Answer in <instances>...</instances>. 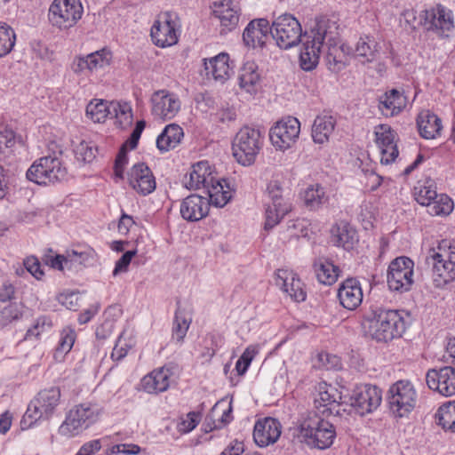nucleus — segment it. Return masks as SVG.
Returning a JSON list of instances; mask_svg holds the SVG:
<instances>
[{
	"label": "nucleus",
	"instance_id": "338daca9",
	"mask_svg": "<svg viewBox=\"0 0 455 455\" xmlns=\"http://www.w3.org/2000/svg\"><path fill=\"white\" fill-rule=\"evenodd\" d=\"M318 360L321 362L322 365L324 366L326 369L338 368L340 366L339 357L328 353L319 354Z\"/></svg>",
	"mask_w": 455,
	"mask_h": 455
},
{
	"label": "nucleus",
	"instance_id": "f704fd0d",
	"mask_svg": "<svg viewBox=\"0 0 455 455\" xmlns=\"http://www.w3.org/2000/svg\"><path fill=\"white\" fill-rule=\"evenodd\" d=\"M419 134L427 140L435 139L441 132V119L429 111L421 112L417 119Z\"/></svg>",
	"mask_w": 455,
	"mask_h": 455
},
{
	"label": "nucleus",
	"instance_id": "4c0bfd02",
	"mask_svg": "<svg viewBox=\"0 0 455 455\" xmlns=\"http://www.w3.org/2000/svg\"><path fill=\"white\" fill-rule=\"evenodd\" d=\"M183 137L182 128L175 124H168L156 139V147L162 152H167L180 142Z\"/></svg>",
	"mask_w": 455,
	"mask_h": 455
},
{
	"label": "nucleus",
	"instance_id": "774afa93",
	"mask_svg": "<svg viewBox=\"0 0 455 455\" xmlns=\"http://www.w3.org/2000/svg\"><path fill=\"white\" fill-rule=\"evenodd\" d=\"M244 444L237 440L232 442L220 455H244Z\"/></svg>",
	"mask_w": 455,
	"mask_h": 455
},
{
	"label": "nucleus",
	"instance_id": "c03bdc74",
	"mask_svg": "<svg viewBox=\"0 0 455 455\" xmlns=\"http://www.w3.org/2000/svg\"><path fill=\"white\" fill-rule=\"evenodd\" d=\"M110 117L116 119V124L121 129H125L132 124V108L128 103L110 102Z\"/></svg>",
	"mask_w": 455,
	"mask_h": 455
},
{
	"label": "nucleus",
	"instance_id": "f3484780",
	"mask_svg": "<svg viewBox=\"0 0 455 455\" xmlns=\"http://www.w3.org/2000/svg\"><path fill=\"white\" fill-rule=\"evenodd\" d=\"M381 390L376 386L357 387L349 398L350 405L356 413L363 416L376 410L381 403Z\"/></svg>",
	"mask_w": 455,
	"mask_h": 455
},
{
	"label": "nucleus",
	"instance_id": "aec40b11",
	"mask_svg": "<svg viewBox=\"0 0 455 455\" xmlns=\"http://www.w3.org/2000/svg\"><path fill=\"white\" fill-rule=\"evenodd\" d=\"M152 114L162 120L172 119L180 109L179 98L166 90L155 92L151 96Z\"/></svg>",
	"mask_w": 455,
	"mask_h": 455
},
{
	"label": "nucleus",
	"instance_id": "bf43d9fd",
	"mask_svg": "<svg viewBox=\"0 0 455 455\" xmlns=\"http://www.w3.org/2000/svg\"><path fill=\"white\" fill-rule=\"evenodd\" d=\"M127 163V148H125V145H123L117 154L115 162V173L116 177L123 179L124 169Z\"/></svg>",
	"mask_w": 455,
	"mask_h": 455
},
{
	"label": "nucleus",
	"instance_id": "58836bf2",
	"mask_svg": "<svg viewBox=\"0 0 455 455\" xmlns=\"http://www.w3.org/2000/svg\"><path fill=\"white\" fill-rule=\"evenodd\" d=\"M239 85L249 93L256 92V87L259 82V74L258 73V66L252 62L248 61L243 64L240 68Z\"/></svg>",
	"mask_w": 455,
	"mask_h": 455
},
{
	"label": "nucleus",
	"instance_id": "bb28decb",
	"mask_svg": "<svg viewBox=\"0 0 455 455\" xmlns=\"http://www.w3.org/2000/svg\"><path fill=\"white\" fill-rule=\"evenodd\" d=\"M341 399L338 390L326 384L320 385L318 397L315 399V408L323 415H337L339 413V402Z\"/></svg>",
	"mask_w": 455,
	"mask_h": 455
},
{
	"label": "nucleus",
	"instance_id": "e433bc0d",
	"mask_svg": "<svg viewBox=\"0 0 455 455\" xmlns=\"http://www.w3.org/2000/svg\"><path fill=\"white\" fill-rule=\"evenodd\" d=\"M211 172L208 162L202 161L192 166L189 180L185 181L188 189H199L201 186L208 188L211 182Z\"/></svg>",
	"mask_w": 455,
	"mask_h": 455
},
{
	"label": "nucleus",
	"instance_id": "7c9ffc66",
	"mask_svg": "<svg viewBox=\"0 0 455 455\" xmlns=\"http://www.w3.org/2000/svg\"><path fill=\"white\" fill-rule=\"evenodd\" d=\"M275 275V283L277 286L288 293L295 301L305 300L306 292L302 289L301 282L299 279H295L292 273L288 270L278 269Z\"/></svg>",
	"mask_w": 455,
	"mask_h": 455
},
{
	"label": "nucleus",
	"instance_id": "ddd939ff",
	"mask_svg": "<svg viewBox=\"0 0 455 455\" xmlns=\"http://www.w3.org/2000/svg\"><path fill=\"white\" fill-rule=\"evenodd\" d=\"M267 192L270 199L266 208L264 228L269 230L276 226L281 220L291 211V203L283 196L282 187L278 180L268 183Z\"/></svg>",
	"mask_w": 455,
	"mask_h": 455
},
{
	"label": "nucleus",
	"instance_id": "5fc2aeb1",
	"mask_svg": "<svg viewBox=\"0 0 455 455\" xmlns=\"http://www.w3.org/2000/svg\"><path fill=\"white\" fill-rule=\"evenodd\" d=\"M76 331L73 328L67 326L60 332V339L57 347V351L60 353H68L76 340Z\"/></svg>",
	"mask_w": 455,
	"mask_h": 455
},
{
	"label": "nucleus",
	"instance_id": "7ed1b4c3",
	"mask_svg": "<svg viewBox=\"0 0 455 455\" xmlns=\"http://www.w3.org/2000/svg\"><path fill=\"white\" fill-rule=\"evenodd\" d=\"M438 250H430L426 262L432 266V278L435 287L441 288L455 279V246H448V243L443 241Z\"/></svg>",
	"mask_w": 455,
	"mask_h": 455
},
{
	"label": "nucleus",
	"instance_id": "cd10ccee",
	"mask_svg": "<svg viewBox=\"0 0 455 455\" xmlns=\"http://www.w3.org/2000/svg\"><path fill=\"white\" fill-rule=\"evenodd\" d=\"M331 242L335 246L350 251L358 242L357 232L348 222L341 220L332 226Z\"/></svg>",
	"mask_w": 455,
	"mask_h": 455
},
{
	"label": "nucleus",
	"instance_id": "13d9d810",
	"mask_svg": "<svg viewBox=\"0 0 455 455\" xmlns=\"http://www.w3.org/2000/svg\"><path fill=\"white\" fill-rule=\"evenodd\" d=\"M201 420V414L196 411L188 412L185 418H182L178 424V430L180 433H188L192 431Z\"/></svg>",
	"mask_w": 455,
	"mask_h": 455
},
{
	"label": "nucleus",
	"instance_id": "09e8293b",
	"mask_svg": "<svg viewBox=\"0 0 455 455\" xmlns=\"http://www.w3.org/2000/svg\"><path fill=\"white\" fill-rule=\"evenodd\" d=\"M16 36L7 24L0 22V57L7 55L15 44Z\"/></svg>",
	"mask_w": 455,
	"mask_h": 455
},
{
	"label": "nucleus",
	"instance_id": "49530a36",
	"mask_svg": "<svg viewBox=\"0 0 455 455\" xmlns=\"http://www.w3.org/2000/svg\"><path fill=\"white\" fill-rule=\"evenodd\" d=\"M86 58L87 62H85V65H87V69L94 71L108 66L110 64L112 55L108 50L101 49L86 55Z\"/></svg>",
	"mask_w": 455,
	"mask_h": 455
},
{
	"label": "nucleus",
	"instance_id": "b1692460",
	"mask_svg": "<svg viewBox=\"0 0 455 455\" xmlns=\"http://www.w3.org/2000/svg\"><path fill=\"white\" fill-rule=\"evenodd\" d=\"M271 26L267 19H256L250 21L243 30V40L246 46L263 47L270 36Z\"/></svg>",
	"mask_w": 455,
	"mask_h": 455
},
{
	"label": "nucleus",
	"instance_id": "9b49d317",
	"mask_svg": "<svg viewBox=\"0 0 455 455\" xmlns=\"http://www.w3.org/2000/svg\"><path fill=\"white\" fill-rule=\"evenodd\" d=\"M100 409L97 405L91 403L76 405L69 411L59 432L66 436L76 435L93 424L98 419Z\"/></svg>",
	"mask_w": 455,
	"mask_h": 455
},
{
	"label": "nucleus",
	"instance_id": "69168bd1",
	"mask_svg": "<svg viewBox=\"0 0 455 455\" xmlns=\"http://www.w3.org/2000/svg\"><path fill=\"white\" fill-rule=\"evenodd\" d=\"M66 253L70 268L76 265H82L88 259V254L84 251L72 250L67 251Z\"/></svg>",
	"mask_w": 455,
	"mask_h": 455
},
{
	"label": "nucleus",
	"instance_id": "6ab92c4d",
	"mask_svg": "<svg viewBox=\"0 0 455 455\" xmlns=\"http://www.w3.org/2000/svg\"><path fill=\"white\" fill-rule=\"evenodd\" d=\"M427 387L443 396L455 395V368L444 366L429 369L426 374Z\"/></svg>",
	"mask_w": 455,
	"mask_h": 455
},
{
	"label": "nucleus",
	"instance_id": "864d4df0",
	"mask_svg": "<svg viewBox=\"0 0 455 455\" xmlns=\"http://www.w3.org/2000/svg\"><path fill=\"white\" fill-rule=\"evenodd\" d=\"M52 323L46 315L39 316L36 319L33 325L27 331L25 339H37L41 333L51 330Z\"/></svg>",
	"mask_w": 455,
	"mask_h": 455
},
{
	"label": "nucleus",
	"instance_id": "0e129e2a",
	"mask_svg": "<svg viewBox=\"0 0 455 455\" xmlns=\"http://www.w3.org/2000/svg\"><path fill=\"white\" fill-rule=\"evenodd\" d=\"M140 451V446L132 443H120L116 444L111 448V452L113 454H125V455H132V454H138Z\"/></svg>",
	"mask_w": 455,
	"mask_h": 455
},
{
	"label": "nucleus",
	"instance_id": "ea45409f",
	"mask_svg": "<svg viewBox=\"0 0 455 455\" xmlns=\"http://www.w3.org/2000/svg\"><path fill=\"white\" fill-rule=\"evenodd\" d=\"M335 120L332 116H317L312 127V138L315 143L323 144L328 141L334 131Z\"/></svg>",
	"mask_w": 455,
	"mask_h": 455
},
{
	"label": "nucleus",
	"instance_id": "6e6552de",
	"mask_svg": "<svg viewBox=\"0 0 455 455\" xmlns=\"http://www.w3.org/2000/svg\"><path fill=\"white\" fill-rule=\"evenodd\" d=\"M270 36L279 48L288 50L298 45L304 34L299 20L290 13H283L272 21Z\"/></svg>",
	"mask_w": 455,
	"mask_h": 455
},
{
	"label": "nucleus",
	"instance_id": "0eeeda50",
	"mask_svg": "<svg viewBox=\"0 0 455 455\" xmlns=\"http://www.w3.org/2000/svg\"><path fill=\"white\" fill-rule=\"evenodd\" d=\"M324 17L315 20V24L308 31H306L301 39L302 46L299 52V65L305 71L315 69L320 60L322 47L323 46V37L322 25Z\"/></svg>",
	"mask_w": 455,
	"mask_h": 455
},
{
	"label": "nucleus",
	"instance_id": "c9c22d12",
	"mask_svg": "<svg viewBox=\"0 0 455 455\" xmlns=\"http://www.w3.org/2000/svg\"><path fill=\"white\" fill-rule=\"evenodd\" d=\"M211 187L208 186L209 204L216 207H224L231 199L230 188L226 180H214L211 178Z\"/></svg>",
	"mask_w": 455,
	"mask_h": 455
},
{
	"label": "nucleus",
	"instance_id": "2f4dec72",
	"mask_svg": "<svg viewBox=\"0 0 455 455\" xmlns=\"http://www.w3.org/2000/svg\"><path fill=\"white\" fill-rule=\"evenodd\" d=\"M229 56L220 53L205 62L207 76H211L215 81L223 84L230 76L232 68L229 66Z\"/></svg>",
	"mask_w": 455,
	"mask_h": 455
},
{
	"label": "nucleus",
	"instance_id": "e2e57ef3",
	"mask_svg": "<svg viewBox=\"0 0 455 455\" xmlns=\"http://www.w3.org/2000/svg\"><path fill=\"white\" fill-rule=\"evenodd\" d=\"M24 266L27 268V270L36 279H40L43 276L44 272L41 269L40 262L38 261V259L36 258H35V257L27 258L24 260Z\"/></svg>",
	"mask_w": 455,
	"mask_h": 455
},
{
	"label": "nucleus",
	"instance_id": "423d86ee",
	"mask_svg": "<svg viewBox=\"0 0 455 455\" xmlns=\"http://www.w3.org/2000/svg\"><path fill=\"white\" fill-rule=\"evenodd\" d=\"M263 145L260 131L250 126H243L236 133L233 141V155L236 161L246 166L254 163Z\"/></svg>",
	"mask_w": 455,
	"mask_h": 455
},
{
	"label": "nucleus",
	"instance_id": "473e14b6",
	"mask_svg": "<svg viewBox=\"0 0 455 455\" xmlns=\"http://www.w3.org/2000/svg\"><path fill=\"white\" fill-rule=\"evenodd\" d=\"M406 106V98L398 90L392 89L379 98V108L386 116H393Z\"/></svg>",
	"mask_w": 455,
	"mask_h": 455
},
{
	"label": "nucleus",
	"instance_id": "f257e3e1",
	"mask_svg": "<svg viewBox=\"0 0 455 455\" xmlns=\"http://www.w3.org/2000/svg\"><path fill=\"white\" fill-rule=\"evenodd\" d=\"M292 434L300 443L311 449L330 448L336 438V428L316 412H307L298 419Z\"/></svg>",
	"mask_w": 455,
	"mask_h": 455
},
{
	"label": "nucleus",
	"instance_id": "2eb2a0df",
	"mask_svg": "<svg viewBox=\"0 0 455 455\" xmlns=\"http://www.w3.org/2000/svg\"><path fill=\"white\" fill-rule=\"evenodd\" d=\"M299 132V121L295 117L288 116L277 122L270 129L269 138L274 147L283 151L290 148L297 141Z\"/></svg>",
	"mask_w": 455,
	"mask_h": 455
},
{
	"label": "nucleus",
	"instance_id": "79ce46f5",
	"mask_svg": "<svg viewBox=\"0 0 455 455\" xmlns=\"http://www.w3.org/2000/svg\"><path fill=\"white\" fill-rule=\"evenodd\" d=\"M435 418L437 424L443 429L455 432V401L448 402L439 407Z\"/></svg>",
	"mask_w": 455,
	"mask_h": 455
},
{
	"label": "nucleus",
	"instance_id": "a211bd4d",
	"mask_svg": "<svg viewBox=\"0 0 455 455\" xmlns=\"http://www.w3.org/2000/svg\"><path fill=\"white\" fill-rule=\"evenodd\" d=\"M150 35L154 44L164 48L174 45L178 42V29L170 12L160 14L155 20Z\"/></svg>",
	"mask_w": 455,
	"mask_h": 455
},
{
	"label": "nucleus",
	"instance_id": "a19ab883",
	"mask_svg": "<svg viewBox=\"0 0 455 455\" xmlns=\"http://www.w3.org/2000/svg\"><path fill=\"white\" fill-rule=\"evenodd\" d=\"M304 202L306 206L310 210H318L324 205L329 197L325 193L324 188L319 184L311 185L307 188L304 192Z\"/></svg>",
	"mask_w": 455,
	"mask_h": 455
},
{
	"label": "nucleus",
	"instance_id": "dca6fc26",
	"mask_svg": "<svg viewBox=\"0 0 455 455\" xmlns=\"http://www.w3.org/2000/svg\"><path fill=\"white\" fill-rule=\"evenodd\" d=\"M420 24L428 31L447 36L453 27V17L450 10L442 4L427 9L420 14Z\"/></svg>",
	"mask_w": 455,
	"mask_h": 455
},
{
	"label": "nucleus",
	"instance_id": "39448f33",
	"mask_svg": "<svg viewBox=\"0 0 455 455\" xmlns=\"http://www.w3.org/2000/svg\"><path fill=\"white\" fill-rule=\"evenodd\" d=\"M60 400V390L59 387H51L40 391L29 403L21 419V425L30 427L37 420L50 419L58 407Z\"/></svg>",
	"mask_w": 455,
	"mask_h": 455
},
{
	"label": "nucleus",
	"instance_id": "20e7f679",
	"mask_svg": "<svg viewBox=\"0 0 455 455\" xmlns=\"http://www.w3.org/2000/svg\"><path fill=\"white\" fill-rule=\"evenodd\" d=\"M322 28L323 45L327 47V67L331 72L339 73L347 65L349 47L340 44L339 25L335 20L324 17Z\"/></svg>",
	"mask_w": 455,
	"mask_h": 455
},
{
	"label": "nucleus",
	"instance_id": "6e6d98bb",
	"mask_svg": "<svg viewBox=\"0 0 455 455\" xmlns=\"http://www.w3.org/2000/svg\"><path fill=\"white\" fill-rule=\"evenodd\" d=\"M97 148L87 142H80L74 149L76 157L78 161L91 163L96 156Z\"/></svg>",
	"mask_w": 455,
	"mask_h": 455
},
{
	"label": "nucleus",
	"instance_id": "de8ad7c7",
	"mask_svg": "<svg viewBox=\"0 0 455 455\" xmlns=\"http://www.w3.org/2000/svg\"><path fill=\"white\" fill-rule=\"evenodd\" d=\"M22 306L20 304L12 303L4 307L0 311V328H5L19 321L22 317Z\"/></svg>",
	"mask_w": 455,
	"mask_h": 455
},
{
	"label": "nucleus",
	"instance_id": "412c9836",
	"mask_svg": "<svg viewBox=\"0 0 455 455\" xmlns=\"http://www.w3.org/2000/svg\"><path fill=\"white\" fill-rule=\"evenodd\" d=\"M374 135L380 152V163L382 164L393 163L398 156L395 131L388 124H379L375 127Z\"/></svg>",
	"mask_w": 455,
	"mask_h": 455
},
{
	"label": "nucleus",
	"instance_id": "5701e85b",
	"mask_svg": "<svg viewBox=\"0 0 455 455\" xmlns=\"http://www.w3.org/2000/svg\"><path fill=\"white\" fill-rule=\"evenodd\" d=\"M282 426L273 418L258 420L254 426L253 439L259 447H267L275 443L281 435Z\"/></svg>",
	"mask_w": 455,
	"mask_h": 455
},
{
	"label": "nucleus",
	"instance_id": "a18cd8bd",
	"mask_svg": "<svg viewBox=\"0 0 455 455\" xmlns=\"http://www.w3.org/2000/svg\"><path fill=\"white\" fill-rule=\"evenodd\" d=\"M191 318L188 317L184 310L179 307L175 313L172 327V338L175 339L177 342H181L183 340L189 328Z\"/></svg>",
	"mask_w": 455,
	"mask_h": 455
},
{
	"label": "nucleus",
	"instance_id": "393cba45",
	"mask_svg": "<svg viewBox=\"0 0 455 455\" xmlns=\"http://www.w3.org/2000/svg\"><path fill=\"white\" fill-rule=\"evenodd\" d=\"M210 204L208 198L190 195L180 204L181 217L188 221H198L208 215Z\"/></svg>",
	"mask_w": 455,
	"mask_h": 455
},
{
	"label": "nucleus",
	"instance_id": "603ef678",
	"mask_svg": "<svg viewBox=\"0 0 455 455\" xmlns=\"http://www.w3.org/2000/svg\"><path fill=\"white\" fill-rule=\"evenodd\" d=\"M438 196L432 183L427 182L425 185L415 188V199L421 205L427 206L437 199Z\"/></svg>",
	"mask_w": 455,
	"mask_h": 455
},
{
	"label": "nucleus",
	"instance_id": "72a5a7b5",
	"mask_svg": "<svg viewBox=\"0 0 455 455\" xmlns=\"http://www.w3.org/2000/svg\"><path fill=\"white\" fill-rule=\"evenodd\" d=\"M313 269L319 283L333 284L339 277V268L326 258H318L313 263Z\"/></svg>",
	"mask_w": 455,
	"mask_h": 455
},
{
	"label": "nucleus",
	"instance_id": "052dcab7",
	"mask_svg": "<svg viewBox=\"0 0 455 455\" xmlns=\"http://www.w3.org/2000/svg\"><path fill=\"white\" fill-rule=\"evenodd\" d=\"M136 254V251H127L116 261L113 270V275H117L119 273L126 272L132 261V257Z\"/></svg>",
	"mask_w": 455,
	"mask_h": 455
},
{
	"label": "nucleus",
	"instance_id": "8fccbe9b",
	"mask_svg": "<svg viewBox=\"0 0 455 455\" xmlns=\"http://www.w3.org/2000/svg\"><path fill=\"white\" fill-rule=\"evenodd\" d=\"M430 215H448L452 212L453 203L446 195H439L438 198L427 205Z\"/></svg>",
	"mask_w": 455,
	"mask_h": 455
},
{
	"label": "nucleus",
	"instance_id": "f8f14e48",
	"mask_svg": "<svg viewBox=\"0 0 455 455\" xmlns=\"http://www.w3.org/2000/svg\"><path fill=\"white\" fill-rule=\"evenodd\" d=\"M83 12L78 0H54L50 5L48 18L53 27L68 29L77 23Z\"/></svg>",
	"mask_w": 455,
	"mask_h": 455
},
{
	"label": "nucleus",
	"instance_id": "c756f323",
	"mask_svg": "<svg viewBox=\"0 0 455 455\" xmlns=\"http://www.w3.org/2000/svg\"><path fill=\"white\" fill-rule=\"evenodd\" d=\"M171 371L162 367L154 370L141 379V386L144 391L149 394L164 392L170 387Z\"/></svg>",
	"mask_w": 455,
	"mask_h": 455
},
{
	"label": "nucleus",
	"instance_id": "4d7b16f0",
	"mask_svg": "<svg viewBox=\"0 0 455 455\" xmlns=\"http://www.w3.org/2000/svg\"><path fill=\"white\" fill-rule=\"evenodd\" d=\"M257 354V350L254 347H248L240 358L237 360L235 363V370L238 373V375H243L246 371L248 367L250 366L252 359L254 358L255 355Z\"/></svg>",
	"mask_w": 455,
	"mask_h": 455
},
{
	"label": "nucleus",
	"instance_id": "4be33fe9",
	"mask_svg": "<svg viewBox=\"0 0 455 455\" xmlns=\"http://www.w3.org/2000/svg\"><path fill=\"white\" fill-rule=\"evenodd\" d=\"M130 186L142 196H148L156 189V180L148 165L144 163L134 164L128 172Z\"/></svg>",
	"mask_w": 455,
	"mask_h": 455
},
{
	"label": "nucleus",
	"instance_id": "4468645a",
	"mask_svg": "<svg viewBox=\"0 0 455 455\" xmlns=\"http://www.w3.org/2000/svg\"><path fill=\"white\" fill-rule=\"evenodd\" d=\"M413 261L408 257H398L391 261L387 275V283L391 291L405 292L413 284Z\"/></svg>",
	"mask_w": 455,
	"mask_h": 455
},
{
	"label": "nucleus",
	"instance_id": "f03ea898",
	"mask_svg": "<svg viewBox=\"0 0 455 455\" xmlns=\"http://www.w3.org/2000/svg\"><path fill=\"white\" fill-rule=\"evenodd\" d=\"M366 332L379 342H387L402 337L405 331V321L396 310L371 309L363 320Z\"/></svg>",
	"mask_w": 455,
	"mask_h": 455
},
{
	"label": "nucleus",
	"instance_id": "9d476101",
	"mask_svg": "<svg viewBox=\"0 0 455 455\" xmlns=\"http://www.w3.org/2000/svg\"><path fill=\"white\" fill-rule=\"evenodd\" d=\"M27 179L39 185H47L63 180L67 169L57 156H47L39 158L28 168Z\"/></svg>",
	"mask_w": 455,
	"mask_h": 455
},
{
	"label": "nucleus",
	"instance_id": "3c124183",
	"mask_svg": "<svg viewBox=\"0 0 455 455\" xmlns=\"http://www.w3.org/2000/svg\"><path fill=\"white\" fill-rule=\"evenodd\" d=\"M376 43L368 37L360 38L355 47V55L364 59L363 61L371 62L376 59Z\"/></svg>",
	"mask_w": 455,
	"mask_h": 455
},
{
	"label": "nucleus",
	"instance_id": "c85d7f7f",
	"mask_svg": "<svg viewBox=\"0 0 455 455\" xmlns=\"http://www.w3.org/2000/svg\"><path fill=\"white\" fill-rule=\"evenodd\" d=\"M213 14L220 22L221 32L233 30L239 22V9L233 0H223L216 4Z\"/></svg>",
	"mask_w": 455,
	"mask_h": 455
},
{
	"label": "nucleus",
	"instance_id": "1a4fd4ad",
	"mask_svg": "<svg viewBox=\"0 0 455 455\" xmlns=\"http://www.w3.org/2000/svg\"><path fill=\"white\" fill-rule=\"evenodd\" d=\"M387 399L392 413L395 417L402 418L414 410L418 395L411 381L401 379L389 387Z\"/></svg>",
	"mask_w": 455,
	"mask_h": 455
},
{
	"label": "nucleus",
	"instance_id": "37998d69",
	"mask_svg": "<svg viewBox=\"0 0 455 455\" xmlns=\"http://www.w3.org/2000/svg\"><path fill=\"white\" fill-rule=\"evenodd\" d=\"M86 116L94 123H103L111 116L110 102L103 100H93L86 107Z\"/></svg>",
	"mask_w": 455,
	"mask_h": 455
},
{
	"label": "nucleus",
	"instance_id": "680f3d73",
	"mask_svg": "<svg viewBox=\"0 0 455 455\" xmlns=\"http://www.w3.org/2000/svg\"><path fill=\"white\" fill-rule=\"evenodd\" d=\"M146 126V122L143 120L138 121L136 123V126L134 130L132 131L130 138L126 140V142L124 144L125 145V148H130V149H134L139 142V140L140 138V135Z\"/></svg>",
	"mask_w": 455,
	"mask_h": 455
},
{
	"label": "nucleus",
	"instance_id": "a878e982",
	"mask_svg": "<svg viewBox=\"0 0 455 455\" xmlns=\"http://www.w3.org/2000/svg\"><path fill=\"white\" fill-rule=\"evenodd\" d=\"M338 298L343 307L348 310L356 309L363 301L360 283L354 278L345 280L339 288Z\"/></svg>",
	"mask_w": 455,
	"mask_h": 455
}]
</instances>
